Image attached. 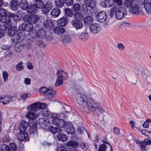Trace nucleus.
<instances>
[{"instance_id": "1", "label": "nucleus", "mask_w": 151, "mask_h": 151, "mask_svg": "<svg viewBox=\"0 0 151 151\" xmlns=\"http://www.w3.org/2000/svg\"><path fill=\"white\" fill-rule=\"evenodd\" d=\"M76 97L78 103L83 108L85 111L86 112H88L90 110L93 113L99 115L104 111L99 104L94 100L88 99L85 101L86 97L83 94L78 93L76 94Z\"/></svg>"}, {"instance_id": "2", "label": "nucleus", "mask_w": 151, "mask_h": 151, "mask_svg": "<svg viewBox=\"0 0 151 151\" xmlns=\"http://www.w3.org/2000/svg\"><path fill=\"white\" fill-rule=\"evenodd\" d=\"M45 107V106L43 103H34L29 105L27 107L28 112L25 116L29 119V131L30 133H35L37 132V122L35 118V112L39 109H42Z\"/></svg>"}, {"instance_id": "3", "label": "nucleus", "mask_w": 151, "mask_h": 151, "mask_svg": "<svg viewBox=\"0 0 151 151\" xmlns=\"http://www.w3.org/2000/svg\"><path fill=\"white\" fill-rule=\"evenodd\" d=\"M17 28L13 26L9 29L8 33L9 36L11 37V39L14 42L17 43L23 40L25 38V35L23 32H19L17 30Z\"/></svg>"}, {"instance_id": "4", "label": "nucleus", "mask_w": 151, "mask_h": 151, "mask_svg": "<svg viewBox=\"0 0 151 151\" xmlns=\"http://www.w3.org/2000/svg\"><path fill=\"white\" fill-rule=\"evenodd\" d=\"M23 19L25 22L28 24V25H33V24H35L38 21V16L35 15L26 14L23 17Z\"/></svg>"}, {"instance_id": "5", "label": "nucleus", "mask_w": 151, "mask_h": 151, "mask_svg": "<svg viewBox=\"0 0 151 151\" xmlns=\"http://www.w3.org/2000/svg\"><path fill=\"white\" fill-rule=\"evenodd\" d=\"M127 10L124 7H116V12L115 14V17L118 19H121L125 18L127 14Z\"/></svg>"}, {"instance_id": "6", "label": "nucleus", "mask_w": 151, "mask_h": 151, "mask_svg": "<svg viewBox=\"0 0 151 151\" xmlns=\"http://www.w3.org/2000/svg\"><path fill=\"white\" fill-rule=\"evenodd\" d=\"M63 73L65 74V76L67 77L68 74L64 72L62 70H58L57 73V75L58 76L56 81L55 83V85L56 87H58L61 85L63 84Z\"/></svg>"}, {"instance_id": "7", "label": "nucleus", "mask_w": 151, "mask_h": 151, "mask_svg": "<svg viewBox=\"0 0 151 151\" xmlns=\"http://www.w3.org/2000/svg\"><path fill=\"white\" fill-rule=\"evenodd\" d=\"M54 116L55 117H52V120L53 124L60 128L63 127L66 123L64 120L56 117L57 115L56 114Z\"/></svg>"}, {"instance_id": "8", "label": "nucleus", "mask_w": 151, "mask_h": 151, "mask_svg": "<svg viewBox=\"0 0 151 151\" xmlns=\"http://www.w3.org/2000/svg\"><path fill=\"white\" fill-rule=\"evenodd\" d=\"M129 10L132 15L139 14L140 12L139 4L138 2H136L129 8Z\"/></svg>"}, {"instance_id": "9", "label": "nucleus", "mask_w": 151, "mask_h": 151, "mask_svg": "<svg viewBox=\"0 0 151 151\" xmlns=\"http://www.w3.org/2000/svg\"><path fill=\"white\" fill-rule=\"evenodd\" d=\"M60 40L63 44L67 45L71 42L72 38L70 35L65 34L60 36Z\"/></svg>"}, {"instance_id": "10", "label": "nucleus", "mask_w": 151, "mask_h": 151, "mask_svg": "<svg viewBox=\"0 0 151 151\" xmlns=\"http://www.w3.org/2000/svg\"><path fill=\"white\" fill-rule=\"evenodd\" d=\"M106 13L104 11L99 12L96 15V20L100 22H104L106 21Z\"/></svg>"}, {"instance_id": "11", "label": "nucleus", "mask_w": 151, "mask_h": 151, "mask_svg": "<svg viewBox=\"0 0 151 151\" xmlns=\"http://www.w3.org/2000/svg\"><path fill=\"white\" fill-rule=\"evenodd\" d=\"M36 103L38 104V103ZM43 103L45 106V107L42 109L40 108L38 110L40 109H43L42 113V115L44 116L47 117L48 119H52V117H55V116H55V114L50 112L47 109L45 108V105L44 103ZM37 111H38V110Z\"/></svg>"}, {"instance_id": "12", "label": "nucleus", "mask_w": 151, "mask_h": 151, "mask_svg": "<svg viewBox=\"0 0 151 151\" xmlns=\"http://www.w3.org/2000/svg\"><path fill=\"white\" fill-rule=\"evenodd\" d=\"M19 30L24 31L27 32H30L33 29V26L28 25L25 22L22 23L19 27Z\"/></svg>"}, {"instance_id": "13", "label": "nucleus", "mask_w": 151, "mask_h": 151, "mask_svg": "<svg viewBox=\"0 0 151 151\" xmlns=\"http://www.w3.org/2000/svg\"><path fill=\"white\" fill-rule=\"evenodd\" d=\"M7 19H6V24L9 26V23L11 22L12 19L15 21H18L20 19L19 15L17 14H14L9 12L7 14Z\"/></svg>"}, {"instance_id": "14", "label": "nucleus", "mask_w": 151, "mask_h": 151, "mask_svg": "<svg viewBox=\"0 0 151 151\" xmlns=\"http://www.w3.org/2000/svg\"><path fill=\"white\" fill-rule=\"evenodd\" d=\"M71 24L73 27L76 29H78L82 28L83 27V24L81 21L76 19H72Z\"/></svg>"}, {"instance_id": "15", "label": "nucleus", "mask_w": 151, "mask_h": 151, "mask_svg": "<svg viewBox=\"0 0 151 151\" xmlns=\"http://www.w3.org/2000/svg\"><path fill=\"white\" fill-rule=\"evenodd\" d=\"M7 10L4 9H0V21L3 23H6L7 19Z\"/></svg>"}, {"instance_id": "16", "label": "nucleus", "mask_w": 151, "mask_h": 151, "mask_svg": "<svg viewBox=\"0 0 151 151\" xmlns=\"http://www.w3.org/2000/svg\"><path fill=\"white\" fill-rule=\"evenodd\" d=\"M17 137L19 140L20 141L24 140V141H28L29 140V137L27 132H22L18 133Z\"/></svg>"}, {"instance_id": "17", "label": "nucleus", "mask_w": 151, "mask_h": 151, "mask_svg": "<svg viewBox=\"0 0 151 151\" xmlns=\"http://www.w3.org/2000/svg\"><path fill=\"white\" fill-rule=\"evenodd\" d=\"M64 129L68 134H73L75 131L74 128L71 123H65L63 127Z\"/></svg>"}, {"instance_id": "18", "label": "nucleus", "mask_w": 151, "mask_h": 151, "mask_svg": "<svg viewBox=\"0 0 151 151\" xmlns=\"http://www.w3.org/2000/svg\"><path fill=\"white\" fill-rule=\"evenodd\" d=\"M89 29L90 31L92 32L96 33L100 30L101 28L99 24L96 23H94L90 25Z\"/></svg>"}, {"instance_id": "19", "label": "nucleus", "mask_w": 151, "mask_h": 151, "mask_svg": "<svg viewBox=\"0 0 151 151\" xmlns=\"http://www.w3.org/2000/svg\"><path fill=\"white\" fill-rule=\"evenodd\" d=\"M29 126V123L25 121H23L19 124L18 129L20 132H25Z\"/></svg>"}, {"instance_id": "20", "label": "nucleus", "mask_w": 151, "mask_h": 151, "mask_svg": "<svg viewBox=\"0 0 151 151\" xmlns=\"http://www.w3.org/2000/svg\"><path fill=\"white\" fill-rule=\"evenodd\" d=\"M144 8L148 14L151 13V0H144Z\"/></svg>"}, {"instance_id": "21", "label": "nucleus", "mask_w": 151, "mask_h": 151, "mask_svg": "<svg viewBox=\"0 0 151 151\" xmlns=\"http://www.w3.org/2000/svg\"><path fill=\"white\" fill-rule=\"evenodd\" d=\"M10 6L12 10L16 11L19 8V1L17 0H12L10 2Z\"/></svg>"}, {"instance_id": "22", "label": "nucleus", "mask_w": 151, "mask_h": 151, "mask_svg": "<svg viewBox=\"0 0 151 151\" xmlns=\"http://www.w3.org/2000/svg\"><path fill=\"white\" fill-rule=\"evenodd\" d=\"M53 32L55 34L58 35H60L63 34L65 32V29L63 27H56L53 29Z\"/></svg>"}, {"instance_id": "23", "label": "nucleus", "mask_w": 151, "mask_h": 151, "mask_svg": "<svg viewBox=\"0 0 151 151\" xmlns=\"http://www.w3.org/2000/svg\"><path fill=\"white\" fill-rule=\"evenodd\" d=\"M56 93L54 90L49 89L46 93H45V97L46 99H51L54 96Z\"/></svg>"}, {"instance_id": "24", "label": "nucleus", "mask_w": 151, "mask_h": 151, "mask_svg": "<svg viewBox=\"0 0 151 151\" xmlns=\"http://www.w3.org/2000/svg\"><path fill=\"white\" fill-rule=\"evenodd\" d=\"M68 21V19L66 17H63L58 20V24L59 26L62 27L66 25Z\"/></svg>"}, {"instance_id": "25", "label": "nucleus", "mask_w": 151, "mask_h": 151, "mask_svg": "<svg viewBox=\"0 0 151 151\" xmlns=\"http://www.w3.org/2000/svg\"><path fill=\"white\" fill-rule=\"evenodd\" d=\"M52 8V6L50 3H47L42 8V13L44 14H47L49 12Z\"/></svg>"}, {"instance_id": "26", "label": "nucleus", "mask_w": 151, "mask_h": 151, "mask_svg": "<svg viewBox=\"0 0 151 151\" xmlns=\"http://www.w3.org/2000/svg\"><path fill=\"white\" fill-rule=\"evenodd\" d=\"M44 27L49 30H51L53 27L52 22L49 19H47L43 23Z\"/></svg>"}, {"instance_id": "27", "label": "nucleus", "mask_w": 151, "mask_h": 151, "mask_svg": "<svg viewBox=\"0 0 151 151\" xmlns=\"http://www.w3.org/2000/svg\"><path fill=\"white\" fill-rule=\"evenodd\" d=\"M8 27L6 23H4L3 25L0 24V38L4 36Z\"/></svg>"}, {"instance_id": "28", "label": "nucleus", "mask_w": 151, "mask_h": 151, "mask_svg": "<svg viewBox=\"0 0 151 151\" xmlns=\"http://www.w3.org/2000/svg\"><path fill=\"white\" fill-rule=\"evenodd\" d=\"M93 19L91 16H88L84 19V23L86 26H90L91 25L93 24Z\"/></svg>"}, {"instance_id": "29", "label": "nucleus", "mask_w": 151, "mask_h": 151, "mask_svg": "<svg viewBox=\"0 0 151 151\" xmlns=\"http://www.w3.org/2000/svg\"><path fill=\"white\" fill-rule=\"evenodd\" d=\"M60 9L57 7H55L53 9L51 12V16L53 18L58 17L60 13Z\"/></svg>"}, {"instance_id": "30", "label": "nucleus", "mask_w": 151, "mask_h": 151, "mask_svg": "<svg viewBox=\"0 0 151 151\" xmlns=\"http://www.w3.org/2000/svg\"><path fill=\"white\" fill-rule=\"evenodd\" d=\"M37 9L36 5L35 4H32L28 6L27 11L29 14H35L36 12Z\"/></svg>"}, {"instance_id": "31", "label": "nucleus", "mask_w": 151, "mask_h": 151, "mask_svg": "<svg viewBox=\"0 0 151 151\" xmlns=\"http://www.w3.org/2000/svg\"><path fill=\"white\" fill-rule=\"evenodd\" d=\"M101 4L104 7H109L113 4V0H105L101 2Z\"/></svg>"}, {"instance_id": "32", "label": "nucleus", "mask_w": 151, "mask_h": 151, "mask_svg": "<svg viewBox=\"0 0 151 151\" xmlns=\"http://www.w3.org/2000/svg\"><path fill=\"white\" fill-rule=\"evenodd\" d=\"M85 5L88 6L93 8L95 7L96 2L94 0H84Z\"/></svg>"}, {"instance_id": "33", "label": "nucleus", "mask_w": 151, "mask_h": 151, "mask_svg": "<svg viewBox=\"0 0 151 151\" xmlns=\"http://www.w3.org/2000/svg\"><path fill=\"white\" fill-rule=\"evenodd\" d=\"M97 151H112V147H107L105 144H100Z\"/></svg>"}, {"instance_id": "34", "label": "nucleus", "mask_w": 151, "mask_h": 151, "mask_svg": "<svg viewBox=\"0 0 151 151\" xmlns=\"http://www.w3.org/2000/svg\"><path fill=\"white\" fill-rule=\"evenodd\" d=\"M12 101V98L6 96H0V103L2 102V104L5 105L10 102Z\"/></svg>"}, {"instance_id": "35", "label": "nucleus", "mask_w": 151, "mask_h": 151, "mask_svg": "<svg viewBox=\"0 0 151 151\" xmlns=\"http://www.w3.org/2000/svg\"><path fill=\"white\" fill-rule=\"evenodd\" d=\"M61 132H59L58 134L57 137L59 141L63 142H65L67 139V137L66 135Z\"/></svg>"}, {"instance_id": "36", "label": "nucleus", "mask_w": 151, "mask_h": 151, "mask_svg": "<svg viewBox=\"0 0 151 151\" xmlns=\"http://www.w3.org/2000/svg\"><path fill=\"white\" fill-rule=\"evenodd\" d=\"M20 6V8L22 10H27L29 6L28 2L25 0L22 1L21 2Z\"/></svg>"}, {"instance_id": "37", "label": "nucleus", "mask_w": 151, "mask_h": 151, "mask_svg": "<svg viewBox=\"0 0 151 151\" xmlns=\"http://www.w3.org/2000/svg\"><path fill=\"white\" fill-rule=\"evenodd\" d=\"M136 143L140 145L141 151H146V147L147 145L143 141L137 140L136 141Z\"/></svg>"}, {"instance_id": "38", "label": "nucleus", "mask_w": 151, "mask_h": 151, "mask_svg": "<svg viewBox=\"0 0 151 151\" xmlns=\"http://www.w3.org/2000/svg\"><path fill=\"white\" fill-rule=\"evenodd\" d=\"M47 121V119L46 120L43 118H40L38 120V122L40 125L46 127L49 123Z\"/></svg>"}, {"instance_id": "39", "label": "nucleus", "mask_w": 151, "mask_h": 151, "mask_svg": "<svg viewBox=\"0 0 151 151\" xmlns=\"http://www.w3.org/2000/svg\"><path fill=\"white\" fill-rule=\"evenodd\" d=\"M135 69L138 75L142 74V76L145 75V70L143 68L139 66L136 67Z\"/></svg>"}, {"instance_id": "40", "label": "nucleus", "mask_w": 151, "mask_h": 151, "mask_svg": "<svg viewBox=\"0 0 151 151\" xmlns=\"http://www.w3.org/2000/svg\"><path fill=\"white\" fill-rule=\"evenodd\" d=\"M135 2V0H125L124 2V5L125 7L129 8Z\"/></svg>"}, {"instance_id": "41", "label": "nucleus", "mask_w": 151, "mask_h": 151, "mask_svg": "<svg viewBox=\"0 0 151 151\" xmlns=\"http://www.w3.org/2000/svg\"><path fill=\"white\" fill-rule=\"evenodd\" d=\"M79 143L76 141H70L67 144V146L72 147L76 148L78 145Z\"/></svg>"}, {"instance_id": "42", "label": "nucleus", "mask_w": 151, "mask_h": 151, "mask_svg": "<svg viewBox=\"0 0 151 151\" xmlns=\"http://www.w3.org/2000/svg\"><path fill=\"white\" fill-rule=\"evenodd\" d=\"M37 32L38 37L40 38H44L46 35V32L43 29H41L39 30Z\"/></svg>"}, {"instance_id": "43", "label": "nucleus", "mask_w": 151, "mask_h": 151, "mask_svg": "<svg viewBox=\"0 0 151 151\" xmlns=\"http://www.w3.org/2000/svg\"><path fill=\"white\" fill-rule=\"evenodd\" d=\"M35 1L36 4L35 5L37 9H41L45 5L42 0H35Z\"/></svg>"}, {"instance_id": "44", "label": "nucleus", "mask_w": 151, "mask_h": 151, "mask_svg": "<svg viewBox=\"0 0 151 151\" xmlns=\"http://www.w3.org/2000/svg\"><path fill=\"white\" fill-rule=\"evenodd\" d=\"M55 6L61 8L64 4V0H55Z\"/></svg>"}, {"instance_id": "45", "label": "nucleus", "mask_w": 151, "mask_h": 151, "mask_svg": "<svg viewBox=\"0 0 151 151\" xmlns=\"http://www.w3.org/2000/svg\"><path fill=\"white\" fill-rule=\"evenodd\" d=\"M49 129L50 132L53 134L56 133L58 134L59 132H61L62 131L61 129L57 127H49Z\"/></svg>"}, {"instance_id": "46", "label": "nucleus", "mask_w": 151, "mask_h": 151, "mask_svg": "<svg viewBox=\"0 0 151 151\" xmlns=\"http://www.w3.org/2000/svg\"><path fill=\"white\" fill-rule=\"evenodd\" d=\"M65 15L68 17H71L73 16L72 11L68 8H66L64 9Z\"/></svg>"}, {"instance_id": "47", "label": "nucleus", "mask_w": 151, "mask_h": 151, "mask_svg": "<svg viewBox=\"0 0 151 151\" xmlns=\"http://www.w3.org/2000/svg\"><path fill=\"white\" fill-rule=\"evenodd\" d=\"M74 19L77 20H79L81 21L83 19V15L79 12H76L74 14Z\"/></svg>"}, {"instance_id": "48", "label": "nucleus", "mask_w": 151, "mask_h": 151, "mask_svg": "<svg viewBox=\"0 0 151 151\" xmlns=\"http://www.w3.org/2000/svg\"><path fill=\"white\" fill-rule=\"evenodd\" d=\"M23 63L22 62L20 61L17 64L16 66V69L18 71H20L24 69V67L22 65Z\"/></svg>"}, {"instance_id": "49", "label": "nucleus", "mask_w": 151, "mask_h": 151, "mask_svg": "<svg viewBox=\"0 0 151 151\" xmlns=\"http://www.w3.org/2000/svg\"><path fill=\"white\" fill-rule=\"evenodd\" d=\"M80 6V5L78 3H76L73 5L72 9L74 12H77L79 10Z\"/></svg>"}, {"instance_id": "50", "label": "nucleus", "mask_w": 151, "mask_h": 151, "mask_svg": "<svg viewBox=\"0 0 151 151\" xmlns=\"http://www.w3.org/2000/svg\"><path fill=\"white\" fill-rule=\"evenodd\" d=\"M88 38V35L87 33H83L79 36V38L80 39L85 41Z\"/></svg>"}, {"instance_id": "51", "label": "nucleus", "mask_w": 151, "mask_h": 151, "mask_svg": "<svg viewBox=\"0 0 151 151\" xmlns=\"http://www.w3.org/2000/svg\"><path fill=\"white\" fill-rule=\"evenodd\" d=\"M12 47V45L11 44L9 45L3 44L2 45L1 47L2 49L4 50H10Z\"/></svg>"}, {"instance_id": "52", "label": "nucleus", "mask_w": 151, "mask_h": 151, "mask_svg": "<svg viewBox=\"0 0 151 151\" xmlns=\"http://www.w3.org/2000/svg\"><path fill=\"white\" fill-rule=\"evenodd\" d=\"M1 151H11L9 146L3 144L1 146Z\"/></svg>"}, {"instance_id": "53", "label": "nucleus", "mask_w": 151, "mask_h": 151, "mask_svg": "<svg viewBox=\"0 0 151 151\" xmlns=\"http://www.w3.org/2000/svg\"><path fill=\"white\" fill-rule=\"evenodd\" d=\"M23 47V46L22 45H18L16 44L14 46V49L16 52H19L21 51Z\"/></svg>"}, {"instance_id": "54", "label": "nucleus", "mask_w": 151, "mask_h": 151, "mask_svg": "<svg viewBox=\"0 0 151 151\" xmlns=\"http://www.w3.org/2000/svg\"><path fill=\"white\" fill-rule=\"evenodd\" d=\"M30 93H23L20 94L21 98L23 100H25L26 99L28 98V97L31 96Z\"/></svg>"}, {"instance_id": "55", "label": "nucleus", "mask_w": 151, "mask_h": 151, "mask_svg": "<svg viewBox=\"0 0 151 151\" xmlns=\"http://www.w3.org/2000/svg\"><path fill=\"white\" fill-rule=\"evenodd\" d=\"M32 30L30 32H28V34L27 35H29L31 36V37L35 39L38 37V35H37V32H33Z\"/></svg>"}, {"instance_id": "56", "label": "nucleus", "mask_w": 151, "mask_h": 151, "mask_svg": "<svg viewBox=\"0 0 151 151\" xmlns=\"http://www.w3.org/2000/svg\"><path fill=\"white\" fill-rule=\"evenodd\" d=\"M10 149L11 151H15L17 149V145L14 143H11L10 144Z\"/></svg>"}, {"instance_id": "57", "label": "nucleus", "mask_w": 151, "mask_h": 151, "mask_svg": "<svg viewBox=\"0 0 151 151\" xmlns=\"http://www.w3.org/2000/svg\"><path fill=\"white\" fill-rule=\"evenodd\" d=\"M2 76L4 82H6L8 80V74L6 71H4L2 73Z\"/></svg>"}, {"instance_id": "58", "label": "nucleus", "mask_w": 151, "mask_h": 151, "mask_svg": "<svg viewBox=\"0 0 151 151\" xmlns=\"http://www.w3.org/2000/svg\"><path fill=\"white\" fill-rule=\"evenodd\" d=\"M64 3L66 6H68L72 5L74 3V1L73 0H65Z\"/></svg>"}, {"instance_id": "59", "label": "nucleus", "mask_w": 151, "mask_h": 151, "mask_svg": "<svg viewBox=\"0 0 151 151\" xmlns=\"http://www.w3.org/2000/svg\"><path fill=\"white\" fill-rule=\"evenodd\" d=\"M116 7L113 6L111 9L110 13V16L111 18H112L114 15V13H116Z\"/></svg>"}, {"instance_id": "60", "label": "nucleus", "mask_w": 151, "mask_h": 151, "mask_svg": "<svg viewBox=\"0 0 151 151\" xmlns=\"http://www.w3.org/2000/svg\"><path fill=\"white\" fill-rule=\"evenodd\" d=\"M37 44L41 48H44L45 47V45L44 43L41 41H38Z\"/></svg>"}, {"instance_id": "61", "label": "nucleus", "mask_w": 151, "mask_h": 151, "mask_svg": "<svg viewBox=\"0 0 151 151\" xmlns=\"http://www.w3.org/2000/svg\"><path fill=\"white\" fill-rule=\"evenodd\" d=\"M80 146L82 149L84 150H86L87 149V145L85 142L81 143Z\"/></svg>"}, {"instance_id": "62", "label": "nucleus", "mask_w": 151, "mask_h": 151, "mask_svg": "<svg viewBox=\"0 0 151 151\" xmlns=\"http://www.w3.org/2000/svg\"><path fill=\"white\" fill-rule=\"evenodd\" d=\"M84 130V128L83 126L79 127L77 129V131L80 134H82Z\"/></svg>"}, {"instance_id": "63", "label": "nucleus", "mask_w": 151, "mask_h": 151, "mask_svg": "<svg viewBox=\"0 0 151 151\" xmlns=\"http://www.w3.org/2000/svg\"><path fill=\"white\" fill-rule=\"evenodd\" d=\"M87 6L86 5L83 6L81 11L83 13L86 14L88 12V9Z\"/></svg>"}, {"instance_id": "64", "label": "nucleus", "mask_w": 151, "mask_h": 151, "mask_svg": "<svg viewBox=\"0 0 151 151\" xmlns=\"http://www.w3.org/2000/svg\"><path fill=\"white\" fill-rule=\"evenodd\" d=\"M143 141L146 144H147V145H151V140L150 138L148 137L147 138L145 139Z\"/></svg>"}]
</instances>
